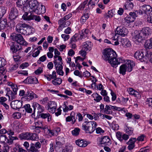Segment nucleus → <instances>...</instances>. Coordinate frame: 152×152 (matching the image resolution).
<instances>
[{"instance_id": "2f4dec72", "label": "nucleus", "mask_w": 152, "mask_h": 152, "mask_svg": "<svg viewBox=\"0 0 152 152\" xmlns=\"http://www.w3.org/2000/svg\"><path fill=\"white\" fill-rule=\"evenodd\" d=\"M125 24L126 25H129V24L133 22L134 20L133 18H131L130 16H128L125 18L124 19Z\"/></svg>"}, {"instance_id": "0eeeda50", "label": "nucleus", "mask_w": 152, "mask_h": 152, "mask_svg": "<svg viewBox=\"0 0 152 152\" xmlns=\"http://www.w3.org/2000/svg\"><path fill=\"white\" fill-rule=\"evenodd\" d=\"M29 27V26L25 23H18L16 26V30L18 32L25 35L27 33L26 30Z\"/></svg>"}, {"instance_id": "774afa93", "label": "nucleus", "mask_w": 152, "mask_h": 152, "mask_svg": "<svg viewBox=\"0 0 152 152\" xmlns=\"http://www.w3.org/2000/svg\"><path fill=\"white\" fill-rule=\"evenodd\" d=\"M42 72V69L41 67H39L34 72L36 75H39L41 74Z\"/></svg>"}, {"instance_id": "c03bdc74", "label": "nucleus", "mask_w": 152, "mask_h": 152, "mask_svg": "<svg viewBox=\"0 0 152 152\" xmlns=\"http://www.w3.org/2000/svg\"><path fill=\"white\" fill-rule=\"evenodd\" d=\"M6 9L4 7H0V19L5 14Z\"/></svg>"}, {"instance_id": "c85d7f7f", "label": "nucleus", "mask_w": 152, "mask_h": 152, "mask_svg": "<svg viewBox=\"0 0 152 152\" xmlns=\"http://www.w3.org/2000/svg\"><path fill=\"white\" fill-rule=\"evenodd\" d=\"M92 96L94 98V100L97 102H100L102 99V97L97 93L93 94L92 95Z\"/></svg>"}, {"instance_id": "f3484780", "label": "nucleus", "mask_w": 152, "mask_h": 152, "mask_svg": "<svg viewBox=\"0 0 152 152\" xmlns=\"http://www.w3.org/2000/svg\"><path fill=\"white\" fill-rule=\"evenodd\" d=\"M134 57L138 60H140L141 62L145 61L146 58L144 55V52L143 50L137 51L134 54Z\"/></svg>"}, {"instance_id": "7ed1b4c3", "label": "nucleus", "mask_w": 152, "mask_h": 152, "mask_svg": "<svg viewBox=\"0 0 152 152\" xmlns=\"http://www.w3.org/2000/svg\"><path fill=\"white\" fill-rule=\"evenodd\" d=\"M97 125L94 121H85L83 124L82 129L87 133L91 134L95 130Z\"/></svg>"}, {"instance_id": "79ce46f5", "label": "nucleus", "mask_w": 152, "mask_h": 152, "mask_svg": "<svg viewBox=\"0 0 152 152\" xmlns=\"http://www.w3.org/2000/svg\"><path fill=\"white\" fill-rule=\"evenodd\" d=\"M128 91L130 94L133 95L135 97L137 96V95L138 94L137 91H135L132 88H129L128 89Z\"/></svg>"}, {"instance_id": "680f3d73", "label": "nucleus", "mask_w": 152, "mask_h": 152, "mask_svg": "<svg viewBox=\"0 0 152 152\" xmlns=\"http://www.w3.org/2000/svg\"><path fill=\"white\" fill-rule=\"evenodd\" d=\"M29 66V64L27 62H25L22 64L20 66V68L23 69L26 68Z\"/></svg>"}, {"instance_id": "c756f323", "label": "nucleus", "mask_w": 152, "mask_h": 152, "mask_svg": "<svg viewBox=\"0 0 152 152\" xmlns=\"http://www.w3.org/2000/svg\"><path fill=\"white\" fill-rule=\"evenodd\" d=\"M66 103H67V102H64V108L63 109L64 112H67L68 111L72 110L73 109L74 107L73 106L71 105H67Z\"/></svg>"}, {"instance_id": "4c0bfd02", "label": "nucleus", "mask_w": 152, "mask_h": 152, "mask_svg": "<svg viewBox=\"0 0 152 152\" xmlns=\"http://www.w3.org/2000/svg\"><path fill=\"white\" fill-rule=\"evenodd\" d=\"M89 15L88 13L84 14L80 19V20L82 23L85 22L86 20L89 18Z\"/></svg>"}, {"instance_id": "dca6fc26", "label": "nucleus", "mask_w": 152, "mask_h": 152, "mask_svg": "<svg viewBox=\"0 0 152 152\" xmlns=\"http://www.w3.org/2000/svg\"><path fill=\"white\" fill-rule=\"evenodd\" d=\"M53 62L55 64V66L56 67L57 73L60 75L63 76L64 72L62 70L63 66L59 62H57L56 60H54Z\"/></svg>"}, {"instance_id": "20e7f679", "label": "nucleus", "mask_w": 152, "mask_h": 152, "mask_svg": "<svg viewBox=\"0 0 152 152\" xmlns=\"http://www.w3.org/2000/svg\"><path fill=\"white\" fill-rule=\"evenodd\" d=\"M134 62L131 61H129L127 62L122 65L120 66L119 69V73L123 75H124L127 71L129 72H131L133 66H134Z\"/></svg>"}, {"instance_id": "b1692460", "label": "nucleus", "mask_w": 152, "mask_h": 152, "mask_svg": "<svg viewBox=\"0 0 152 152\" xmlns=\"http://www.w3.org/2000/svg\"><path fill=\"white\" fill-rule=\"evenodd\" d=\"M76 145L81 147H86L88 145L87 141H84L83 140H78L75 141Z\"/></svg>"}, {"instance_id": "0e129e2a", "label": "nucleus", "mask_w": 152, "mask_h": 152, "mask_svg": "<svg viewBox=\"0 0 152 152\" xmlns=\"http://www.w3.org/2000/svg\"><path fill=\"white\" fill-rule=\"evenodd\" d=\"M145 136L144 135L142 134L138 137L137 138V140L139 141H143L145 138Z\"/></svg>"}, {"instance_id": "f257e3e1", "label": "nucleus", "mask_w": 152, "mask_h": 152, "mask_svg": "<svg viewBox=\"0 0 152 152\" xmlns=\"http://www.w3.org/2000/svg\"><path fill=\"white\" fill-rule=\"evenodd\" d=\"M116 52L111 48H106L103 53L102 58L106 61H108L109 63L113 67L117 66L121 62L120 58H116Z\"/></svg>"}, {"instance_id": "e433bc0d", "label": "nucleus", "mask_w": 152, "mask_h": 152, "mask_svg": "<svg viewBox=\"0 0 152 152\" xmlns=\"http://www.w3.org/2000/svg\"><path fill=\"white\" fill-rule=\"evenodd\" d=\"M7 142L9 144H12L14 140H18V138L16 136L12 137V136L9 135V138H7Z\"/></svg>"}, {"instance_id": "72a5a7b5", "label": "nucleus", "mask_w": 152, "mask_h": 152, "mask_svg": "<svg viewBox=\"0 0 152 152\" xmlns=\"http://www.w3.org/2000/svg\"><path fill=\"white\" fill-rule=\"evenodd\" d=\"M145 45L146 48H152V37L146 41Z\"/></svg>"}, {"instance_id": "e2e57ef3", "label": "nucleus", "mask_w": 152, "mask_h": 152, "mask_svg": "<svg viewBox=\"0 0 152 152\" xmlns=\"http://www.w3.org/2000/svg\"><path fill=\"white\" fill-rule=\"evenodd\" d=\"M12 116L15 118L18 119L20 118L21 114L18 112L16 113L13 114Z\"/></svg>"}, {"instance_id": "1a4fd4ad", "label": "nucleus", "mask_w": 152, "mask_h": 152, "mask_svg": "<svg viewBox=\"0 0 152 152\" xmlns=\"http://www.w3.org/2000/svg\"><path fill=\"white\" fill-rule=\"evenodd\" d=\"M12 88L14 93L10 90L9 88H6V91H7L6 96H8L9 99L11 97L12 99H13L15 97V95L17 94L18 88L16 85H15L12 86Z\"/></svg>"}, {"instance_id": "9d476101", "label": "nucleus", "mask_w": 152, "mask_h": 152, "mask_svg": "<svg viewBox=\"0 0 152 152\" xmlns=\"http://www.w3.org/2000/svg\"><path fill=\"white\" fill-rule=\"evenodd\" d=\"M22 47L21 45L12 42L10 44V50L13 54H19L21 52Z\"/></svg>"}, {"instance_id": "3c124183", "label": "nucleus", "mask_w": 152, "mask_h": 152, "mask_svg": "<svg viewBox=\"0 0 152 152\" xmlns=\"http://www.w3.org/2000/svg\"><path fill=\"white\" fill-rule=\"evenodd\" d=\"M27 150H28V152H36L38 151V149L35 148L34 144L31 145Z\"/></svg>"}, {"instance_id": "7c9ffc66", "label": "nucleus", "mask_w": 152, "mask_h": 152, "mask_svg": "<svg viewBox=\"0 0 152 152\" xmlns=\"http://www.w3.org/2000/svg\"><path fill=\"white\" fill-rule=\"evenodd\" d=\"M134 7V4L131 1L126 2L124 5V8L126 10H132Z\"/></svg>"}, {"instance_id": "338daca9", "label": "nucleus", "mask_w": 152, "mask_h": 152, "mask_svg": "<svg viewBox=\"0 0 152 152\" xmlns=\"http://www.w3.org/2000/svg\"><path fill=\"white\" fill-rule=\"evenodd\" d=\"M110 94L112 96V99L113 101H115L116 99V94L112 90L111 91Z\"/></svg>"}, {"instance_id": "6e6d98bb", "label": "nucleus", "mask_w": 152, "mask_h": 152, "mask_svg": "<svg viewBox=\"0 0 152 152\" xmlns=\"http://www.w3.org/2000/svg\"><path fill=\"white\" fill-rule=\"evenodd\" d=\"M45 130L48 131V133L50 135L54 136V135L56 134L55 130H50L47 127V129H45Z\"/></svg>"}, {"instance_id": "de8ad7c7", "label": "nucleus", "mask_w": 152, "mask_h": 152, "mask_svg": "<svg viewBox=\"0 0 152 152\" xmlns=\"http://www.w3.org/2000/svg\"><path fill=\"white\" fill-rule=\"evenodd\" d=\"M41 9L40 10V8L39 7V9H38V13H36L37 14H40L41 13L43 14L45 12L46 9L45 7L42 5H41Z\"/></svg>"}, {"instance_id": "052dcab7", "label": "nucleus", "mask_w": 152, "mask_h": 152, "mask_svg": "<svg viewBox=\"0 0 152 152\" xmlns=\"http://www.w3.org/2000/svg\"><path fill=\"white\" fill-rule=\"evenodd\" d=\"M146 104H148L151 108H152V98H149L147 99Z\"/></svg>"}, {"instance_id": "6ab92c4d", "label": "nucleus", "mask_w": 152, "mask_h": 152, "mask_svg": "<svg viewBox=\"0 0 152 152\" xmlns=\"http://www.w3.org/2000/svg\"><path fill=\"white\" fill-rule=\"evenodd\" d=\"M11 107L14 109L19 110L22 106V101L15 100L11 102Z\"/></svg>"}, {"instance_id": "a19ab883", "label": "nucleus", "mask_w": 152, "mask_h": 152, "mask_svg": "<svg viewBox=\"0 0 152 152\" xmlns=\"http://www.w3.org/2000/svg\"><path fill=\"white\" fill-rule=\"evenodd\" d=\"M142 10L144 12H146L149 11L150 10L151 8V7L149 5L145 4L142 7Z\"/></svg>"}, {"instance_id": "a878e982", "label": "nucleus", "mask_w": 152, "mask_h": 152, "mask_svg": "<svg viewBox=\"0 0 152 152\" xmlns=\"http://www.w3.org/2000/svg\"><path fill=\"white\" fill-rule=\"evenodd\" d=\"M121 42L122 45L125 48L128 47L131 45L130 42L127 39H122Z\"/></svg>"}, {"instance_id": "ea45409f", "label": "nucleus", "mask_w": 152, "mask_h": 152, "mask_svg": "<svg viewBox=\"0 0 152 152\" xmlns=\"http://www.w3.org/2000/svg\"><path fill=\"white\" fill-rule=\"evenodd\" d=\"M79 40L78 34H76L71 38L70 43H75Z\"/></svg>"}, {"instance_id": "58836bf2", "label": "nucleus", "mask_w": 152, "mask_h": 152, "mask_svg": "<svg viewBox=\"0 0 152 152\" xmlns=\"http://www.w3.org/2000/svg\"><path fill=\"white\" fill-rule=\"evenodd\" d=\"M7 138L6 135L4 134H0V142L5 144L7 143Z\"/></svg>"}, {"instance_id": "473e14b6", "label": "nucleus", "mask_w": 152, "mask_h": 152, "mask_svg": "<svg viewBox=\"0 0 152 152\" xmlns=\"http://www.w3.org/2000/svg\"><path fill=\"white\" fill-rule=\"evenodd\" d=\"M40 116L43 119L47 118L48 121H50L51 120V116L49 113H42L41 114H40Z\"/></svg>"}, {"instance_id": "f704fd0d", "label": "nucleus", "mask_w": 152, "mask_h": 152, "mask_svg": "<svg viewBox=\"0 0 152 152\" xmlns=\"http://www.w3.org/2000/svg\"><path fill=\"white\" fill-rule=\"evenodd\" d=\"M23 108L28 113H33V110L31 107L30 105L29 104H27L23 106Z\"/></svg>"}, {"instance_id": "37998d69", "label": "nucleus", "mask_w": 152, "mask_h": 152, "mask_svg": "<svg viewBox=\"0 0 152 152\" xmlns=\"http://www.w3.org/2000/svg\"><path fill=\"white\" fill-rule=\"evenodd\" d=\"M138 12L136 10L135 12H131L129 13V16L131 17V18H133L135 20L137 16V14Z\"/></svg>"}, {"instance_id": "5701e85b", "label": "nucleus", "mask_w": 152, "mask_h": 152, "mask_svg": "<svg viewBox=\"0 0 152 152\" xmlns=\"http://www.w3.org/2000/svg\"><path fill=\"white\" fill-rule=\"evenodd\" d=\"M66 20L64 18H62L58 21V23L59 25V26L58 28L59 30H62V29L67 26L66 24Z\"/></svg>"}, {"instance_id": "6e6552de", "label": "nucleus", "mask_w": 152, "mask_h": 152, "mask_svg": "<svg viewBox=\"0 0 152 152\" xmlns=\"http://www.w3.org/2000/svg\"><path fill=\"white\" fill-rule=\"evenodd\" d=\"M10 38L20 45H24L26 44V42L23 37L20 34H12L10 36Z\"/></svg>"}, {"instance_id": "c9c22d12", "label": "nucleus", "mask_w": 152, "mask_h": 152, "mask_svg": "<svg viewBox=\"0 0 152 152\" xmlns=\"http://www.w3.org/2000/svg\"><path fill=\"white\" fill-rule=\"evenodd\" d=\"M52 83L55 86L59 85L61 84L62 82L61 79L60 78H57L54 80H52Z\"/></svg>"}, {"instance_id": "a211bd4d", "label": "nucleus", "mask_w": 152, "mask_h": 152, "mask_svg": "<svg viewBox=\"0 0 152 152\" xmlns=\"http://www.w3.org/2000/svg\"><path fill=\"white\" fill-rule=\"evenodd\" d=\"M18 15V12L15 7H12L10 9L9 15V18L11 20L15 19Z\"/></svg>"}, {"instance_id": "4d7b16f0", "label": "nucleus", "mask_w": 152, "mask_h": 152, "mask_svg": "<svg viewBox=\"0 0 152 152\" xmlns=\"http://www.w3.org/2000/svg\"><path fill=\"white\" fill-rule=\"evenodd\" d=\"M116 135L118 139L121 141H122V135L120 132H118L116 133Z\"/></svg>"}, {"instance_id": "412c9836", "label": "nucleus", "mask_w": 152, "mask_h": 152, "mask_svg": "<svg viewBox=\"0 0 152 152\" xmlns=\"http://www.w3.org/2000/svg\"><path fill=\"white\" fill-rule=\"evenodd\" d=\"M24 83L28 84H37L38 83L37 79L35 77H27L23 81Z\"/></svg>"}, {"instance_id": "f8f14e48", "label": "nucleus", "mask_w": 152, "mask_h": 152, "mask_svg": "<svg viewBox=\"0 0 152 152\" xmlns=\"http://www.w3.org/2000/svg\"><path fill=\"white\" fill-rule=\"evenodd\" d=\"M28 13L25 12L22 18L24 20H34L35 21L39 22L40 21L41 18L39 16L35 15L32 14H31L28 16Z\"/></svg>"}, {"instance_id": "4468645a", "label": "nucleus", "mask_w": 152, "mask_h": 152, "mask_svg": "<svg viewBox=\"0 0 152 152\" xmlns=\"http://www.w3.org/2000/svg\"><path fill=\"white\" fill-rule=\"evenodd\" d=\"M57 107V104L55 102L50 101L48 103L47 108L50 112L54 113L55 112Z\"/></svg>"}, {"instance_id": "bb28decb", "label": "nucleus", "mask_w": 152, "mask_h": 152, "mask_svg": "<svg viewBox=\"0 0 152 152\" xmlns=\"http://www.w3.org/2000/svg\"><path fill=\"white\" fill-rule=\"evenodd\" d=\"M32 129H35V131L36 133H39L41 131L40 129L45 131V129H47V126H32Z\"/></svg>"}, {"instance_id": "393cba45", "label": "nucleus", "mask_w": 152, "mask_h": 152, "mask_svg": "<svg viewBox=\"0 0 152 152\" xmlns=\"http://www.w3.org/2000/svg\"><path fill=\"white\" fill-rule=\"evenodd\" d=\"M124 130L126 133L129 136L132 135L133 133V128L129 127L127 125L125 126Z\"/></svg>"}, {"instance_id": "aec40b11", "label": "nucleus", "mask_w": 152, "mask_h": 152, "mask_svg": "<svg viewBox=\"0 0 152 152\" xmlns=\"http://www.w3.org/2000/svg\"><path fill=\"white\" fill-rule=\"evenodd\" d=\"M92 44L90 41H86L83 43L82 45V49L84 50L89 51L92 49Z\"/></svg>"}, {"instance_id": "4be33fe9", "label": "nucleus", "mask_w": 152, "mask_h": 152, "mask_svg": "<svg viewBox=\"0 0 152 152\" xmlns=\"http://www.w3.org/2000/svg\"><path fill=\"white\" fill-rule=\"evenodd\" d=\"M110 139L108 136H104L101 138L100 144L104 145H107L108 143H110Z\"/></svg>"}, {"instance_id": "603ef678", "label": "nucleus", "mask_w": 152, "mask_h": 152, "mask_svg": "<svg viewBox=\"0 0 152 152\" xmlns=\"http://www.w3.org/2000/svg\"><path fill=\"white\" fill-rule=\"evenodd\" d=\"M88 1V0H85L83 2L81 3L79 7V8L80 10H83L85 8V5L86 4Z\"/></svg>"}, {"instance_id": "69168bd1", "label": "nucleus", "mask_w": 152, "mask_h": 152, "mask_svg": "<svg viewBox=\"0 0 152 152\" xmlns=\"http://www.w3.org/2000/svg\"><path fill=\"white\" fill-rule=\"evenodd\" d=\"M128 134H124L122 135V141L123 140H127L129 138Z\"/></svg>"}, {"instance_id": "864d4df0", "label": "nucleus", "mask_w": 152, "mask_h": 152, "mask_svg": "<svg viewBox=\"0 0 152 152\" xmlns=\"http://www.w3.org/2000/svg\"><path fill=\"white\" fill-rule=\"evenodd\" d=\"M6 61L5 59L2 57H0V67L4 66L6 64Z\"/></svg>"}, {"instance_id": "9b49d317", "label": "nucleus", "mask_w": 152, "mask_h": 152, "mask_svg": "<svg viewBox=\"0 0 152 152\" xmlns=\"http://www.w3.org/2000/svg\"><path fill=\"white\" fill-rule=\"evenodd\" d=\"M116 29L117 33L115 32V34L114 36V40H115L116 37V39L118 37V36H117V34L124 37L127 35L128 32L127 29L121 26L117 27Z\"/></svg>"}, {"instance_id": "423d86ee", "label": "nucleus", "mask_w": 152, "mask_h": 152, "mask_svg": "<svg viewBox=\"0 0 152 152\" xmlns=\"http://www.w3.org/2000/svg\"><path fill=\"white\" fill-rule=\"evenodd\" d=\"M28 4L31 12L38 13V9H39L40 4L37 0H31L28 2Z\"/></svg>"}, {"instance_id": "f03ea898", "label": "nucleus", "mask_w": 152, "mask_h": 152, "mask_svg": "<svg viewBox=\"0 0 152 152\" xmlns=\"http://www.w3.org/2000/svg\"><path fill=\"white\" fill-rule=\"evenodd\" d=\"M134 33L135 40L140 42L149 37L151 34V30L149 27L143 28L140 30L135 31Z\"/></svg>"}, {"instance_id": "13d9d810", "label": "nucleus", "mask_w": 152, "mask_h": 152, "mask_svg": "<svg viewBox=\"0 0 152 152\" xmlns=\"http://www.w3.org/2000/svg\"><path fill=\"white\" fill-rule=\"evenodd\" d=\"M10 149L9 146L7 145H5L3 148L2 152H8Z\"/></svg>"}, {"instance_id": "a18cd8bd", "label": "nucleus", "mask_w": 152, "mask_h": 152, "mask_svg": "<svg viewBox=\"0 0 152 152\" xmlns=\"http://www.w3.org/2000/svg\"><path fill=\"white\" fill-rule=\"evenodd\" d=\"M14 54L13 56L14 60L15 61L17 62H18L17 64H20V61L19 59L21 58V56H20V53L17 54V55H15V54Z\"/></svg>"}, {"instance_id": "ddd939ff", "label": "nucleus", "mask_w": 152, "mask_h": 152, "mask_svg": "<svg viewBox=\"0 0 152 152\" xmlns=\"http://www.w3.org/2000/svg\"><path fill=\"white\" fill-rule=\"evenodd\" d=\"M38 97V96L33 91H28L26 92L24 98L27 101H29L33 99L34 98H37Z\"/></svg>"}, {"instance_id": "39448f33", "label": "nucleus", "mask_w": 152, "mask_h": 152, "mask_svg": "<svg viewBox=\"0 0 152 152\" xmlns=\"http://www.w3.org/2000/svg\"><path fill=\"white\" fill-rule=\"evenodd\" d=\"M37 136L36 133L26 132L20 134L18 137L20 140H35L37 138Z\"/></svg>"}, {"instance_id": "2eb2a0df", "label": "nucleus", "mask_w": 152, "mask_h": 152, "mask_svg": "<svg viewBox=\"0 0 152 152\" xmlns=\"http://www.w3.org/2000/svg\"><path fill=\"white\" fill-rule=\"evenodd\" d=\"M32 107L33 108V113H34L36 111L40 113L44 110V107L36 102L33 103Z\"/></svg>"}, {"instance_id": "cd10ccee", "label": "nucleus", "mask_w": 152, "mask_h": 152, "mask_svg": "<svg viewBox=\"0 0 152 152\" xmlns=\"http://www.w3.org/2000/svg\"><path fill=\"white\" fill-rule=\"evenodd\" d=\"M7 25V20L6 19L0 20V30L4 29Z\"/></svg>"}, {"instance_id": "09e8293b", "label": "nucleus", "mask_w": 152, "mask_h": 152, "mask_svg": "<svg viewBox=\"0 0 152 152\" xmlns=\"http://www.w3.org/2000/svg\"><path fill=\"white\" fill-rule=\"evenodd\" d=\"M99 0H90L88 3V5L91 4L92 8H93L98 2Z\"/></svg>"}, {"instance_id": "49530a36", "label": "nucleus", "mask_w": 152, "mask_h": 152, "mask_svg": "<svg viewBox=\"0 0 152 152\" xmlns=\"http://www.w3.org/2000/svg\"><path fill=\"white\" fill-rule=\"evenodd\" d=\"M18 66V64L17 63L15 64L11 65L9 68V71L10 72H13L17 69Z\"/></svg>"}, {"instance_id": "5fc2aeb1", "label": "nucleus", "mask_w": 152, "mask_h": 152, "mask_svg": "<svg viewBox=\"0 0 152 152\" xmlns=\"http://www.w3.org/2000/svg\"><path fill=\"white\" fill-rule=\"evenodd\" d=\"M80 129L78 128H75L72 131V134L73 135L76 136L78 135L79 133Z\"/></svg>"}, {"instance_id": "bf43d9fd", "label": "nucleus", "mask_w": 152, "mask_h": 152, "mask_svg": "<svg viewBox=\"0 0 152 152\" xmlns=\"http://www.w3.org/2000/svg\"><path fill=\"white\" fill-rule=\"evenodd\" d=\"M16 3L17 7L22 8L23 7V5H24L23 2H22L21 0H19L17 1Z\"/></svg>"}, {"instance_id": "8fccbe9b", "label": "nucleus", "mask_w": 152, "mask_h": 152, "mask_svg": "<svg viewBox=\"0 0 152 152\" xmlns=\"http://www.w3.org/2000/svg\"><path fill=\"white\" fill-rule=\"evenodd\" d=\"M136 141L137 139L136 138L132 137L129 139L126 144H127L135 145L134 144Z\"/></svg>"}]
</instances>
